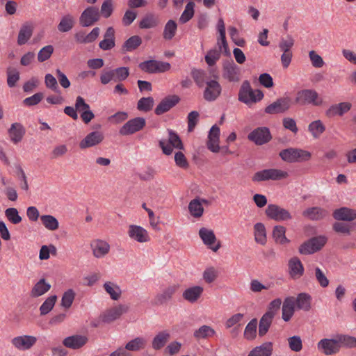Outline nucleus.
Instances as JSON below:
<instances>
[{"instance_id": "48", "label": "nucleus", "mask_w": 356, "mask_h": 356, "mask_svg": "<svg viewBox=\"0 0 356 356\" xmlns=\"http://www.w3.org/2000/svg\"><path fill=\"white\" fill-rule=\"evenodd\" d=\"M308 130L314 138H318L325 131V127L321 120H317L309 124Z\"/></svg>"}, {"instance_id": "60", "label": "nucleus", "mask_w": 356, "mask_h": 356, "mask_svg": "<svg viewBox=\"0 0 356 356\" xmlns=\"http://www.w3.org/2000/svg\"><path fill=\"white\" fill-rule=\"evenodd\" d=\"M5 216L7 219L13 224L17 225L22 221V217L16 208L11 207L6 209Z\"/></svg>"}, {"instance_id": "52", "label": "nucleus", "mask_w": 356, "mask_h": 356, "mask_svg": "<svg viewBox=\"0 0 356 356\" xmlns=\"http://www.w3.org/2000/svg\"><path fill=\"white\" fill-rule=\"evenodd\" d=\"M191 76L199 88H202L205 85L207 80H209L207 73L201 70H192Z\"/></svg>"}, {"instance_id": "19", "label": "nucleus", "mask_w": 356, "mask_h": 356, "mask_svg": "<svg viewBox=\"0 0 356 356\" xmlns=\"http://www.w3.org/2000/svg\"><path fill=\"white\" fill-rule=\"evenodd\" d=\"M90 248L92 254L96 258H103L108 254L111 246L109 243L102 239H96L91 242Z\"/></svg>"}, {"instance_id": "64", "label": "nucleus", "mask_w": 356, "mask_h": 356, "mask_svg": "<svg viewBox=\"0 0 356 356\" xmlns=\"http://www.w3.org/2000/svg\"><path fill=\"white\" fill-rule=\"evenodd\" d=\"M289 346L291 350L299 352L302 348V343L299 336H293L288 339Z\"/></svg>"}, {"instance_id": "7", "label": "nucleus", "mask_w": 356, "mask_h": 356, "mask_svg": "<svg viewBox=\"0 0 356 356\" xmlns=\"http://www.w3.org/2000/svg\"><path fill=\"white\" fill-rule=\"evenodd\" d=\"M327 238L325 236L314 237L299 248V252L302 254H310L320 250L327 243Z\"/></svg>"}, {"instance_id": "31", "label": "nucleus", "mask_w": 356, "mask_h": 356, "mask_svg": "<svg viewBox=\"0 0 356 356\" xmlns=\"http://www.w3.org/2000/svg\"><path fill=\"white\" fill-rule=\"evenodd\" d=\"M289 270L293 279H298L302 275L304 267L298 257H293L289 261Z\"/></svg>"}, {"instance_id": "40", "label": "nucleus", "mask_w": 356, "mask_h": 356, "mask_svg": "<svg viewBox=\"0 0 356 356\" xmlns=\"http://www.w3.org/2000/svg\"><path fill=\"white\" fill-rule=\"evenodd\" d=\"M147 345V340L142 337H136L128 341L125 347L128 352H138L145 348Z\"/></svg>"}, {"instance_id": "54", "label": "nucleus", "mask_w": 356, "mask_h": 356, "mask_svg": "<svg viewBox=\"0 0 356 356\" xmlns=\"http://www.w3.org/2000/svg\"><path fill=\"white\" fill-rule=\"evenodd\" d=\"M257 320L252 319L246 325L244 331V337L248 340H253L256 337Z\"/></svg>"}, {"instance_id": "25", "label": "nucleus", "mask_w": 356, "mask_h": 356, "mask_svg": "<svg viewBox=\"0 0 356 356\" xmlns=\"http://www.w3.org/2000/svg\"><path fill=\"white\" fill-rule=\"evenodd\" d=\"M352 107V104L348 102H343L333 104L326 111V115L328 117L342 116L348 112Z\"/></svg>"}, {"instance_id": "17", "label": "nucleus", "mask_w": 356, "mask_h": 356, "mask_svg": "<svg viewBox=\"0 0 356 356\" xmlns=\"http://www.w3.org/2000/svg\"><path fill=\"white\" fill-rule=\"evenodd\" d=\"M127 234L131 240L140 243H147L150 241V236L148 232L145 228L139 225H129Z\"/></svg>"}, {"instance_id": "34", "label": "nucleus", "mask_w": 356, "mask_h": 356, "mask_svg": "<svg viewBox=\"0 0 356 356\" xmlns=\"http://www.w3.org/2000/svg\"><path fill=\"white\" fill-rule=\"evenodd\" d=\"M170 338V332L168 330H163L158 332L152 341V347L155 350L163 348Z\"/></svg>"}, {"instance_id": "1", "label": "nucleus", "mask_w": 356, "mask_h": 356, "mask_svg": "<svg viewBox=\"0 0 356 356\" xmlns=\"http://www.w3.org/2000/svg\"><path fill=\"white\" fill-rule=\"evenodd\" d=\"M295 102L300 106L311 105L319 107L323 105L324 100L314 89H302L296 96Z\"/></svg>"}, {"instance_id": "58", "label": "nucleus", "mask_w": 356, "mask_h": 356, "mask_svg": "<svg viewBox=\"0 0 356 356\" xmlns=\"http://www.w3.org/2000/svg\"><path fill=\"white\" fill-rule=\"evenodd\" d=\"M75 293L72 289H68L66 291L62 296L60 305L65 309H69L74 300Z\"/></svg>"}, {"instance_id": "28", "label": "nucleus", "mask_w": 356, "mask_h": 356, "mask_svg": "<svg viewBox=\"0 0 356 356\" xmlns=\"http://www.w3.org/2000/svg\"><path fill=\"white\" fill-rule=\"evenodd\" d=\"M179 288L177 284H172L165 288L161 293H158L155 297L156 303L163 305L169 301L176 293Z\"/></svg>"}, {"instance_id": "10", "label": "nucleus", "mask_w": 356, "mask_h": 356, "mask_svg": "<svg viewBox=\"0 0 356 356\" xmlns=\"http://www.w3.org/2000/svg\"><path fill=\"white\" fill-rule=\"evenodd\" d=\"M38 338L33 335H19L11 339L12 346L19 351H26L31 349L36 343Z\"/></svg>"}, {"instance_id": "35", "label": "nucleus", "mask_w": 356, "mask_h": 356, "mask_svg": "<svg viewBox=\"0 0 356 356\" xmlns=\"http://www.w3.org/2000/svg\"><path fill=\"white\" fill-rule=\"evenodd\" d=\"M50 289L51 284L47 282L44 279H40L32 287L30 291V296L32 298L40 297L49 291Z\"/></svg>"}, {"instance_id": "27", "label": "nucleus", "mask_w": 356, "mask_h": 356, "mask_svg": "<svg viewBox=\"0 0 356 356\" xmlns=\"http://www.w3.org/2000/svg\"><path fill=\"white\" fill-rule=\"evenodd\" d=\"M335 220L342 221H353L356 219V210L348 207H341L333 212Z\"/></svg>"}, {"instance_id": "4", "label": "nucleus", "mask_w": 356, "mask_h": 356, "mask_svg": "<svg viewBox=\"0 0 356 356\" xmlns=\"http://www.w3.org/2000/svg\"><path fill=\"white\" fill-rule=\"evenodd\" d=\"M282 159L288 163H299L309 161L312 154L309 152L298 148H288L282 150L280 154Z\"/></svg>"}, {"instance_id": "33", "label": "nucleus", "mask_w": 356, "mask_h": 356, "mask_svg": "<svg viewBox=\"0 0 356 356\" xmlns=\"http://www.w3.org/2000/svg\"><path fill=\"white\" fill-rule=\"evenodd\" d=\"M274 316L275 312L273 311H268L262 316L259 324V336L263 337L268 332Z\"/></svg>"}, {"instance_id": "15", "label": "nucleus", "mask_w": 356, "mask_h": 356, "mask_svg": "<svg viewBox=\"0 0 356 356\" xmlns=\"http://www.w3.org/2000/svg\"><path fill=\"white\" fill-rule=\"evenodd\" d=\"M100 18L99 8L95 6H90L86 8L81 13L79 22L83 27L93 25Z\"/></svg>"}, {"instance_id": "14", "label": "nucleus", "mask_w": 356, "mask_h": 356, "mask_svg": "<svg viewBox=\"0 0 356 356\" xmlns=\"http://www.w3.org/2000/svg\"><path fill=\"white\" fill-rule=\"evenodd\" d=\"M144 118L138 117L127 121L120 129L119 133L122 136H128L142 130L145 126Z\"/></svg>"}, {"instance_id": "45", "label": "nucleus", "mask_w": 356, "mask_h": 356, "mask_svg": "<svg viewBox=\"0 0 356 356\" xmlns=\"http://www.w3.org/2000/svg\"><path fill=\"white\" fill-rule=\"evenodd\" d=\"M216 334L215 330L207 325L200 326L193 332V337L196 339H202L213 337Z\"/></svg>"}, {"instance_id": "12", "label": "nucleus", "mask_w": 356, "mask_h": 356, "mask_svg": "<svg viewBox=\"0 0 356 356\" xmlns=\"http://www.w3.org/2000/svg\"><path fill=\"white\" fill-rule=\"evenodd\" d=\"M222 87L216 79L207 80L203 92V97L207 102H214L220 95Z\"/></svg>"}, {"instance_id": "46", "label": "nucleus", "mask_w": 356, "mask_h": 356, "mask_svg": "<svg viewBox=\"0 0 356 356\" xmlns=\"http://www.w3.org/2000/svg\"><path fill=\"white\" fill-rule=\"evenodd\" d=\"M195 4L193 1H191L186 3L184 10L181 13L179 22L184 24L189 22L194 16Z\"/></svg>"}, {"instance_id": "13", "label": "nucleus", "mask_w": 356, "mask_h": 356, "mask_svg": "<svg viewBox=\"0 0 356 356\" xmlns=\"http://www.w3.org/2000/svg\"><path fill=\"white\" fill-rule=\"evenodd\" d=\"M129 310V306L126 305H119L106 310L99 316L100 320L104 323H111L120 316L127 313Z\"/></svg>"}, {"instance_id": "39", "label": "nucleus", "mask_w": 356, "mask_h": 356, "mask_svg": "<svg viewBox=\"0 0 356 356\" xmlns=\"http://www.w3.org/2000/svg\"><path fill=\"white\" fill-rule=\"evenodd\" d=\"M188 211L193 218H200L202 216L204 213V207L201 204L200 198L196 197L189 202Z\"/></svg>"}, {"instance_id": "56", "label": "nucleus", "mask_w": 356, "mask_h": 356, "mask_svg": "<svg viewBox=\"0 0 356 356\" xmlns=\"http://www.w3.org/2000/svg\"><path fill=\"white\" fill-rule=\"evenodd\" d=\"M154 104V100L153 97H142L137 103V109L140 111L148 112L152 109Z\"/></svg>"}, {"instance_id": "6", "label": "nucleus", "mask_w": 356, "mask_h": 356, "mask_svg": "<svg viewBox=\"0 0 356 356\" xmlns=\"http://www.w3.org/2000/svg\"><path fill=\"white\" fill-rule=\"evenodd\" d=\"M318 351L324 355L330 356L337 354L340 351L337 334L335 338H323L316 343Z\"/></svg>"}, {"instance_id": "8", "label": "nucleus", "mask_w": 356, "mask_h": 356, "mask_svg": "<svg viewBox=\"0 0 356 356\" xmlns=\"http://www.w3.org/2000/svg\"><path fill=\"white\" fill-rule=\"evenodd\" d=\"M265 213L268 218L279 222L291 220L293 218L287 209L275 204H268Z\"/></svg>"}, {"instance_id": "3", "label": "nucleus", "mask_w": 356, "mask_h": 356, "mask_svg": "<svg viewBox=\"0 0 356 356\" xmlns=\"http://www.w3.org/2000/svg\"><path fill=\"white\" fill-rule=\"evenodd\" d=\"M289 177V173L280 169L269 168L258 171L252 177L254 182H261L268 180H282Z\"/></svg>"}, {"instance_id": "53", "label": "nucleus", "mask_w": 356, "mask_h": 356, "mask_svg": "<svg viewBox=\"0 0 356 356\" xmlns=\"http://www.w3.org/2000/svg\"><path fill=\"white\" fill-rule=\"evenodd\" d=\"M337 338L340 348L342 346L348 348H356L355 337L346 334H337Z\"/></svg>"}, {"instance_id": "5", "label": "nucleus", "mask_w": 356, "mask_h": 356, "mask_svg": "<svg viewBox=\"0 0 356 356\" xmlns=\"http://www.w3.org/2000/svg\"><path fill=\"white\" fill-rule=\"evenodd\" d=\"M168 139L159 141V146L162 149L163 154L170 155L173 152V149H183V143L177 134L171 129H168Z\"/></svg>"}, {"instance_id": "24", "label": "nucleus", "mask_w": 356, "mask_h": 356, "mask_svg": "<svg viewBox=\"0 0 356 356\" xmlns=\"http://www.w3.org/2000/svg\"><path fill=\"white\" fill-rule=\"evenodd\" d=\"M204 288L199 285L193 286L186 289L183 293V298L190 303L196 302L202 296Z\"/></svg>"}, {"instance_id": "16", "label": "nucleus", "mask_w": 356, "mask_h": 356, "mask_svg": "<svg viewBox=\"0 0 356 356\" xmlns=\"http://www.w3.org/2000/svg\"><path fill=\"white\" fill-rule=\"evenodd\" d=\"M271 134L269 129L266 127H261L254 129L248 136V138L257 145L267 143L271 139Z\"/></svg>"}, {"instance_id": "9", "label": "nucleus", "mask_w": 356, "mask_h": 356, "mask_svg": "<svg viewBox=\"0 0 356 356\" xmlns=\"http://www.w3.org/2000/svg\"><path fill=\"white\" fill-rule=\"evenodd\" d=\"M139 68L149 74L163 73L170 70L171 65L168 62L156 60H149L142 62L138 65Z\"/></svg>"}, {"instance_id": "43", "label": "nucleus", "mask_w": 356, "mask_h": 356, "mask_svg": "<svg viewBox=\"0 0 356 356\" xmlns=\"http://www.w3.org/2000/svg\"><path fill=\"white\" fill-rule=\"evenodd\" d=\"M33 34V26L30 24H24L22 26L18 37L17 43L19 45H23L27 42Z\"/></svg>"}, {"instance_id": "49", "label": "nucleus", "mask_w": 356, "mask_h": 356, "mask_svg": "<svg viewBox=\"0 0 356 356\" xmlns=\"http://www.w3.org/2000/svg\"><path fill=\"white\" fill-rule=\"evenodd\" d=\"M142 43V40L138 35H134L127 40L122 47L124 52L132 51L137 49Z\"/></svg>"}, {"instance_id": "61", "label": "nucleus", "mask_w": 356, "mask_h": 356, "mask_svg": "<svg viewBox=\"0 0 356 356\" xmlns=\"http://www.w3.org/2000/svg\"><path fill=\"white\" fill-rule=\"evenodd\" d=\"M221 50L213 49L209 50L205 56V61L209 66H213L220 59Z\"/></svg>"}, {"instance_id": "50", "label": "nucleus", "mask_w": 356, "mask_h": 356, "mask_svg": "<svg viewBox=\"0 0 356 356\" xmlns=\"http://www.w3.org/2000/svg\"><path fill=\"white\" fill-rule=\"evenodd\" d=\"M74 24V17L71 15H66L61 18L58 25V30L62 33L68 32L73 28Z\"/></svg>"}, {"instance_id": "20", "label": "nucleus", "mask_w": 356, "mask_h": 356, "mask_svg": "<svg viewBox=\"0 0 356 356\" xmlns=\"http://www.w3.org/2000/svg\"><path fill=\"white\" fill-rule=\"evenodd\" d=\"M219 141L220 129L218 126L213 125L211 127L208 135L207 148L213 153L219 152L220 149Z\"/></svg>"}, {"instance_id": "44", "label": "nucleus", "mask_w": 356, "mask_h": 356, "mask_svg": "<svg viewBox=\"0 0 356 356\" xmlns=\"http://www.w3.org/2000/svg\"><path fill=\"white\" fill-rule=\"evenodd\" d=\"M312 297L307 293H300L295 300V305L298 309L304 311H309L311 309Z\"/></svg>"}, {"instance_id": "23", "label": "nucleus", "mask_w": 356, "mask_h": 356, "mask_svg": "<svg viewBox=\"0 0 356 356\" xmlns=\"http://www.w3.org/2000/svg\"><path fill=\"white\" fill-rule=\"evenodd\" d=\"M88 341V338L86 335L74 334L65 338L63 344L71 349H79L84 346Z\"/></svg>"}, {"instance_id": "36", "label": "nucleus", "mask_w": 356, "mask_h": 356, "mask_svg": "<svg viewBox=\"0 0 356 356\" xmlns=\"http://www.w3.org/2000/svg\"><path fill=\"white\" fill-rule=\"evenodd\" d=\"M9 137L14 143H17L22 140L25 134V129L20 123H13L8 130Z\"/></svg>"}, {"instance_id": "51", "label": "nucleus", "mask_w": 356, "mask_h": 356, "mask_svg": "<svg viewBox=\"0 0 356 356\" xmlns=\"http://www.w3.org/2000/svg\"><path fill=\"white\" fill-rule=\"evenodd\" d=\"M40 220L46 229L50 231H55L59 227L58 220L51 215H42L40 216Z\"/></svg>"}, {"instance_id": "26", "label": "nucleus", "mask_w": 356, "mask_h": 356, "mask_svg": "<svg viewBox=\"0 0 356 356\" xmlns=\"http://www.w3.org/2000/svg\"><path fill=\"white\" fill-rule=\"evenodd\" d=\"M99 33V28L95 27L88 34H86L82 31L77 32L74 35V38L80 44L91 43L98 38Z\"/></svg>"}, {"instance_id": "2", "label": "nucleus", "mask_w": 356, "mask_h": 356, "mask_svg": "<svg viewBox=\"0 0 356 356\" xmlns=\"http://www.w3.org/2000/svg\"><path fill=\"white\" fill-rule=\"evenodd\" d=\"M264 93L260 90H252L248 81L243 83L238 93V100L247 105L256 103L261 100Z\"/></svg>"}, {"instance_id": "18", "label": "nucleus", "mask_w": 356, "mask_h": 356, "mask_svg": "<svg viewBox=\"0 0 356 356\" xmlns=\"http://www.w3.org/2000/svg\"><path fill=\"white\" fill-rule=\"evenodd\" d=\"M104 139V135L102 131H94L87 134L79 143L81 149L92 147L102 143Z\"/></svg>"}, {"instance_id": "55", "label": "nucleus", "mask_w": 356, "mask_h": 356, "mask_svg": "<svg viewBox=\"0 0 356 356\" xmlns=\"http://www.w3.org/2000/svg\"><path fill=\"white\" fill-rule=\"evenodd\" d=\"M177 29V23L172 19L168 20L164 26L163 38L165 40H171L175 35Z\"/></svg>"}, {"instance_id": "38", "label": "nucleus", "mask_w": 356, "mask_h": 356, "mask_svg": "<svg viewBox=\"0 0 356 356\" xmlns=\"http://www.w3.org/2000/svg\"><path fill=\"white\" fill-rule=\"evenodd\" d=\"M254 236L257 243L265 245L267 243V236L265 225L257 222L254 225Z\"/></svg>"}, {"instance_id": "11", "label": "nucleus", "mask_w": 356, "mask_h": 356, "mask_svg": "<svg viewBox=\"0 0 356 356\" xmlns=\"http://www.w3.org/2000/svg\"><path fill=\"white\" fill-rule=\"evenodd\" d=\"M291 100L289 97L277 99L265 108V113L270 115L284 113L291 108Z\"/></svg>"}, {"instance_id": "41", "label": "nucleus", "mask_w": 356, "mask_h": 356, "mask_svg": "<svg viewBox=\"0 0 356 356\" xmlns=\"http://www.w3.org/2000/svg\"><path fill=\"white\" fill-rule=\"evenodd\" d=\"M103 287L112 300H118L120 298L122 290L117 284L113 282H106Z\"/></svg>"}, {"instance_id": "47", "label": "nucleus", "mask_w": 356, "mask_h": 356, "mask_svg": "<svg viewBox=\"0 0 356 356\" xmlns=\"http://www.w3.org/2000/svg\"><path fill=\"white\" fill-rule=\"evenodd\" d=\"M159 24V18L152 13L147 14L140 22L139 26L140 29L154 28Z\"/></svg>"}, {"instance_id": "21", "label": "nucleus", "mask_w": 356, "mask_h": 356, "mask_svg": "<svg viewBox=\"0 0 356 356\" xmlns=\"http://www.w3.org/2000/svg\"><path fill=\"white\" fill-rule=\"evenodd\" d=\"M222 76L230 82L238 81L240 80L239 67L232 60L226 62L223 65Z\"/></svg>"}, {"instance_id": "59", "label": "nucleus", "mask_w": 356, "mask_h": 356, "mask_svg": "<svg viewBox=\"0 0 356 356\" xmlns=\"http://www.w3.org/2000/svg\"><path fill=\"white\" fill-rule=\"evenodd\" d=\"M115 82H122L129 76V69L127 67H120L113 70Z\"/></svg>"}, {"instance_id": "32", "label": "nucleus", "mask_w": 356, "mask_h": 356, "mask_svg": "<svg viewBox=\"0 0 356 356\" xmlns=\"http://www.w3.org/2000/svg\"><path fill=\"white\" fill-rule=\"evenodd\" d=\"M282 319L287 322L293 316L295 312V298L292 296L286 298L282 305Z\"/></svg>"}, {"instance_id": "57", "label": "nucleus", "mask_w": 356, "mask_h": 356, "mask_svg": "<svg viewBox=\"0 0 356 356\" xmlns=\"http://www.w3.org/2000/svg\"><path fill=\"white\" fill-rule=\"evenodd\" d=\"M57 300L56 296H51L48 297L40 307V315H46L49 313L54 308Z\"/></svg>"}, {"instance_id": "29", "label": "nucleus", "mask_w": 356, "mask_h": 356, "mask_svg": "<svg viewBox=\"0 0 356 356\" xmlns=\"http://www.w3.org/2000/svg\"><path fill=\"white\" fill-rule=\"evenodd\" d=\"M328 211L321 207H311L305 210L302 215L312 220H320L328 216Z\"/></svg>"}, {"instance_id": "42", "label": "nucleus", "mask_w": 356, "mask_h": 356, "mask_svg": "<svg viewBox=\"0 0 356 356\" xmlns=\"http://www.w3.org/2000/svg\"><path fill=\"white\" fill-rule=\"evenodd\" d=\"M272 235L276 243L284 245L289 243V240L286 237V228L282 225H275L273 229Z\"/></svg>"}, {"instance_id": "63", "label": "nucleus", "mask_w": 356, "mask_h": 356, "mask_svg": "<svg viewBox=\"0 0 356 356\" xmlns=\"http://www.w3.org/2000/svg\"><path fill=\"white\" fill-rule=\"evenodd\" d=\"M113 0H105L101 6L100 15L104 18H108L113 13Z\"/></svg>"}, {"instance_id": "37", "label": "nucleus", "mask_w": 356, "mask_h": 356, "mask_svg": "<svg viewBox=\"0 0 356 356\" xmlns=\"http://www.w3.org/2000/svg\"><path fill=\"white\" fill-rule=\"evenodd\" d=\"M272 342H265L254 348L248 356H271L273 350Z\"/></svg>"}, {"instance_id": "30", "label": "nucleus", "mask_w": 356, "mask_h": 356, "mask_svg": "<svg viewBox=\"0 0 356 356\" xmlns=\"http://www.w3.org/2000/svg\"><path fill=\"white\" fill-rule=\"evenodd\" d=\"M177 96H172L163 99L155 108V113L158 115H162L175 106L179 102Z\"/></svg>"}, {"instance_id": "22", "label": "nucleus", "mask_w": 356, "mask_h": 356, "mask_svg": "<svg viewBox=\"0 0 356 356\" xmlns=\"http://www.w3.org/2000/svg\"><path fill=\"white\" fill-rule=\"evenodd\" d=\"M199 236L203 241L204 244L207 245L213 252L218 251V250L220 248V243L213 246L216 241V237L213 230L205 227H202L199 230Z\"/></svg>"}, {"instance_id": "62", "label": "nucleus", "mask_w": 356, "mask_h": 356, "mask_svg": "<svg viewBox=\"0 0 356 356\" xmlns=\"http://www.w3.org/2000/svg\"><path fill=\"white\" fill-rule=\"evenodd\" d=\"M54 52L52 45H47L42 47L38 54V60L39 62H44L48 60Z\"/></svg>"}]
</instances>
